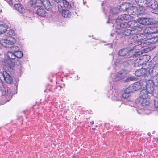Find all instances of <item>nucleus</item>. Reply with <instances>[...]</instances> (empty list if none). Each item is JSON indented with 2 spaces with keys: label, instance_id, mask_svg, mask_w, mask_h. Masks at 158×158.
I'll return each instance as SVG.
<instances>
[{
  "label": "nucleus",
  "instance_id": "393cba45",
  "mask_svg": "<svg viewBox=\"0 0 158 158\" xmlns=\"http://www.w3.org/2000/svg\"><path fill=\"white\" fill-rule=\"evenodd\" d=\"M134 91H135L140 89L141 88V85L139 82H136L134 83L133 85H131Z\"/></svg>",
  "mask_w": 158,
  "mask_h": 158
},
{
  "label": "nucleus",
  "instance_id": "f704fd0d",
  "mask_svg": "<svg viewBox=\"0 0 158 158\" xmlns=\"http://www.w3.org/2000/svg\"><path fill=\"white\" fill-rule=\"evenodd\" d=\"M16 53L15 56L19 59L21 58L23 56V53L20 51H14Z\"/></svg>",
  "mask_w": 158,
  "mask_h": 158
},
{
  "label": "nucleus",
  "instance_id": "dca6fc26",
  "mask_svg": "<svg viewBox=\"0 0 158 158\" xmlns=\"http://www.w3.org/2000/svg\"><path fill=\"white\" fill-rule=\"evenodd\" d=\"M148 97L147 91L146 89H143L140 92L139 94L140 99H147Z\"/></svg>",
  "mask_w": 158,
  "mask_h": 158
},
{
  "label": "nucleus",
  "instance_id": "4be33fe9",
  "mask_svg": "<svg viewBox=\"0 0 158 158\" xmlns=\"http://www.w3.org/2000/svg\"><path fill=\"white\" fill-rule=\"evenodd\" d=\"M153 2L149 4L148 7L153 9H156L158 8V5L156 0H153Z\"/></svg>",
  "mask_w": 158,
  "mask_h": 158
},
{
  "label": "nucleus",
  "instance_id": "7c9ffc66",
  "mask_svg": "<svg viewBox=\"0 0 158 158\" xmlns=\"http://www.w3.org/2000/svg\"><path fill=\"white\" fill-rule=\"evenodd\" d=\"M7 55L10 59L14 60L16 57L15 55L10 52H7Z\"/></svg>",
  "mask_w": 158,
  "mask_h": 158
},
{
  "label": "nucleus",
  "instance_id": "aec40b11",
  "mask_svg": "<svg viewBox=\"0 0 158 158\" xmlns=\"http://www.w3.org/2000/svg\"><path fill=\"white\" fill-rule=\"evenodd\" d=\"M37 15L40 16L44 17L45 16V10L42 8H39L37 11Z\"/></svg>",
  "mask_w": 158,
  "mask_h": 158
},
{
  "label": "nucleus",
  "instance_id": "a211bd4d",
  "mask_svg": "<svg viewBox=\"0 0 158 158\" xmlns=\"http://www.w3.org/2000/svg\"><path fill=\"white\" fill-rule=\"evenodd\" d=\"M136 102L140 103L141 102V104L143 106H147L149 105L150 102L149 100H148L147 99H140V101L138 100H136Z\"/></svg>",
  "mask_w": 158,
  "mask_h": 158
},
{
  "label": "nucleus",
  "instance_id": "20e7f679",
  "mask_svg": "<svg viewBox=\"0 0 158 158\" xmlns=\"http://www.w3.org/2000/svg\"><path fill=\"white\" fill-rule=\"evenodd\" d=\"M158 41V35H154L152 38H148L141 44L143 47H147L150 44H154Z\"/></svg>",
  "mask_w": 158,
  "mask_h": 158
},
{
  "label": "nucleus",
  "instance_id": "5701e85b",
  "mask_svg": "<svg viewBox=\"0 0 158 158\" xmlns=\"http://www.w3.org/2000/svg\"><path fill=\"white\" fill-rule=\"evenodd\" d=\"M15 33L14 31L11 29L9 30L6 34H5V35L6 37H10V39H13L14 38L12 37V36H14L15 35Z\"/></svg>",
  "mask_w": 158,
  "mask_h": 158
},
{
  "label": "nucleus",
  "instance_id": "6ab92c4d",
  "mask_svg": "<svg viewBox=\"0 0 158 158\" xmlns=\"http://www.w3.org/2000/svg\"><path fill=\"white\" fill-rule=\"evenodd\" d=\"M142 57V56H140L135 60L134 65L135 67H138L142 65L143 63V62L141 60Z\"/></svg>",
  "mask_w": 158,
  "mask_h": 158
},
{
  "label": "nucleus",
  "instance_id": "37998d69",
  "mask_svg": "<svg viewBox=\"0 0 158 158\" xmlns=\"http://www.w3.org/2000/svg\"><path fill=\"white\" fill-rule=\"evenodd\" d=\"M122 96L123 98H127L128 97V95L125 93L122 94Z\"/></svg>",
  "mask_w": 158,
  "mask_h": 158
},
{
  "label": "nucleus",
  "instance_id": "f8f14e48",
  "mask_svg": "<svg viewBox=\"0 0 158 158\" xmlns=\"http://www.w3.org/2000/svg\"><path fill=\"white\" fill-rule=\"evenodd\" d=\"M136 31V30L135 29L134 30H131V29H125L124 30H121L120 32L124 35L128 36L130 35H131L130 37V38L132 35L136 33H135Z\"/></svg>",
  "mask_w": 158,
  "mask_h": 158
},
{
  "label": "nucleus",
  "instance_id": "603ef678",
  "mask_svg": "<svg viewBox=\"0 0 158 158\" xmlns=\"http://www.w3.org/2000/svg\"><path fill=\"white\" fill-rule=\"evenodd\" d=\"M107 22L108 23H109V22H108V21Z\"/></svg>",
  "mask_w": 158,
  "mask_h": 158
},
{
  "label": "nucleus",
  "instance_id": "39448f33",
  "mask_svg": "<svg viewBox=\"0 0 158 158\" xmlns=\"http://www.w3.org/2000/svg\"><path fill=\"white\" fill-rule=\"evenodd\" d=\"M128 27H131V30H136L135 33H137L139 31H140L142 29L139 27V25L138 24L137 22L135 20H131L128 22Z\"/></svg>",
  "mask_w": 158,
  "mask_h": 158
},
{
  "label": "nucleus",
  "instance_id": "412c9836",
  "mask_svg": "<svg viewBox=\"0 0 158 158\" xmlns=\"http://www.w3.org/2000/svg\"><path fill=\"white\" fill-rule=\"evenodd\" d=\"M4 62L7 64H8L10 66L9 67L10 70H12V67L15 66V63L11 61L10 59H6L4 60Z\"/></svg>",
  "mask_w": 158,
  "mask_h": 158
},
{
  "label": "nucleus",
  "instance_id": "2eb2a0df",
  "mask_svg": "<svg viewBox=\"0 0 158 158\" xmlns=\"http://www.w3.org/2000/svg\"><path fill=\"white\" fill-rule=\"evenodd\" d=\"M15 7L17 10L20 13H23L25 12V9L23 6L19 4H15Z\"/></svg>",
  "mask_w": 158,
  "mask_h": 158
},
{
  "label": "nucleus",
  "instance_id": "de8ad7c7",
  "mask_svg": "<svg viewBox=\"0 0 158 158\" xmlns=\"http://www.w3.org/2000/svg\"><path fill=\"white\" fill-rule=\"evenodd\" d=\"M15 85L16 86V88H17V86H18L17 84L16 83L15 84Z\"/></svg>",
  "mask_w": 158,
  "mask_h": 158
},
{
  "label": "nucleus",
  "instance_id": "49530a36",
  "mask_svg": "<svg viewBox=\"0 0 158 158\" xmlns=\"http://www.w3.org/2000/svg\"><path fill=\"white\" fill-rule=\"evenodd\" d=\"M155 10H156L155 11V13L158 15V8Z\"/></svg>",
  "mask_w": 158,
  "mask_h": 158
},
{
  "label": "nucleus",
  "instance_id": "7ed1b4c3",
  "mask_svg": "<svg viewBox=\"0 0 158 158\" xmlns=\"http://www.w3.org/2000/svg\"><path fill=\"white\" fill-rule=\"evenodd\" d=\"M1 91L2 95L5 96L4 99L6 102H8L11 99L12 94V90L10 88L3 87L2 88Z\"/></svg>",
  "mask_w": 158,
  "mask_h": 158
},
{
  "label": "nucleus",
  "instance_id": "c756f323",
  "mask_svg": "<svg viewBox=\"0 0 158 158\" xmlns=\"http://www.w3.org/2000/svg\"><path fill=\"white\" fill-rule=\"evenodd\" d=\"M136 2L139 6L141 7H145L144 0H136Z\"/></svg>",
  "mask_w": 158,
  "mask_h": 158
},
{
  "label": "nucleus",
  "instance_id": "a19ab883",
  "mask_svg": "<svg viewBox=\"0 0 158 158\" xmlns=\"http://www.w3.org/2000/svg\"><path fill=\"white\" fill-rule=\"evenodd\" d=\"M154 106L156 108H158V99H156L154 101Z\"/></svg>",
  "mask_w": 158,
  "mask_h": 158
},
{
  "label": "nucleus",
  "instance_id": "ddd939ff",
  "mask_svg": "<svg viewBox=\"0 0 158 158\" xmlns=\"http://www.w3.org/2000/svg\"><path fill=\"white\" fill-rule=\"evenodd\" d=\"M131 19V16L129 14H124L120 15L116 19V22L118 23L119 20H127Z\"/></svg>",
  "mask_w": 158,
  "mask_h": 158
},
{
  "label": "nucleus",
  "instance_id": "6e6552de",
  "mask_svg": "<svg viewBox=\"0 0 158 158\" xmlns=\"http://www.w3.org/2000/svg\"><path fill=\"white\" fill-rule=\"evenodd\" d=\"M147 70L145 69H142L137 70L135 73V74L137 77H140L143 76L145 80L149 81L150 78H147L148 77V73H147Z\"/></svg>",
  "mask_w": 158,
  "mask_h": 158
},
{
  "label": "nucleus",
  "instance_id": "e433bc0d",
  "mask_svg": "<svg viewBox=\"0 0 158 158\" xmlns=\"http://www.w3.org/2000/svg\"><path fill=\"white\" fill-rule=\"evenodd\" d=\"M145 5V7H148L149 4H151L152 2H153V0H144Z\"/></svg>",
  "mask_w": 158,
  "mask_h": 158
},
{
  "label": "nucleus",
  "instance_id": "09e8293b",
  "mask_svg": "<svg viewBox=\"0 0 158 158\" xmlns=\"http://www.w3.org/2000/svg\"><path fill=\"white\" fill-rule=\"evenodd\" d=\"M150 133H148V135H150Z\"/></svg>",
  "mask_w": 158,
  "mask_h": 158
},
{
  "label": "nucleus",
  "instance_id": "c85d7f7f",
  "mask_svg": "<svg viewBox=\"0 0 158 158\" xmlns=\"http://www.w3.org/2000/svg\"><path fill=\"white\" fill-rule=\"evenodd\" d=\"M153 32H154L152 31L151 27L147 28L144 30L143 32L145 34L148 36L149 35L151 34Z\"/></svg>",
  "mask_w": 158,
  "mask_h": 158
},
{
  "label": "nucleus",
  "instance_id": "864d4df0",
  "mask_svg": "<svg viewBox=\"0 0 158 158\" xmlns=\"http://www.w3.org/2000/svg\"><path fill=\"white\" fill-rule=\"evenodd\" d=\"M1 55V52H0V55Z\"/></svg>",
  "mask_w": 158,
  "mask_h": 158
},
{
  "label": "nucleus",
  "instance_id": "9d476101",
  "mask_svg": "<svg viewBox=\"0 0 158 158\" xmlns=\"http://www.w3.org/2000/svg\"><path fill=\"white\" fill-rule=\"evenodd\" d=\"M151 19L148 18L141 17L139 18L138 20V23L144 25H150L151 24Z\"/></svg>",
  "mask_w": 158,
  "mask_h": 158
},
{
  "label": "nucleus",
  "instance_id": "1a4fd4ad",
  "mask_svg": "<svg viewBox=\"0 0 158 158\" xmlns=\"http://www.w3.org/2000/svg\"><path fill=\"white\" fill-rule=\"evenodd\" d=\"M15 42V41L14 39L13 40H11L9 38L2 39L0 40V44L6 48L10 47V46L13 45Z\"/></svg>",
  "mask_w": 158,
  "mask_h": 158
},
{
  "label": "nucleus",
  "instance_id": "72a5a7b5",
  "mask_svg": "<svg viewBox=\"0 0 158 158\" xmlns=\"http://www.w3.org/2000/svg\"><path fill=\"white\" fill-rule=\"evenodd\" d=\"M119 11L118 8H113L111 10L110 12L114 15H116L118 13Z\"/></svg>",
  "mask_w": 158,
  "mask_h": 158
},
{
  "label": "nucleus",
  "instance_id": "58836bf2",
  "mask_svg": "<svg viewBox=\"0 0 158 158\" xmlns=\"http://www.w3.org/2000/svg\"><path fill=\"white\" fill-rule=\"evenodd\" d=\"M157 28L156 27H151V29H152V31L153 32L152 34H155L156 33H158V29H157Z\"/></svg>",
  "mask_w": 158,
  "mask_h": 158
},
{
  "label": "nucleus",
  "instance_id": "4468645a",
  "mask_svg": "<svg viewBox=\"0 0 158 158\" xmlns=\"http://www.w3.org/2000/svg\"><path fill=\"white\" fill-rule=\"evenodd\" d=\"M131 6L129 3H125L121 4L119 8V10L122 11H125L128 10V9Z\"/></svg>",
  "mask_w": 158,
  "mask_h": 158
},
{
  "label": "nucleus",
  "instance_id": "cd10ccee",
  "mask_svg": "<svg viewBox=\"0 0 158 158\" xmlns=\"http://www.w3.org/2000/svg\"><path fill=\"white\" fill-rule=\"evenodd\" d=\"M61 13L62 16L65 18H69L70 16V13L68 10H64Z\"/></svg>",
  "mask_w": 158,
  "mask_h": 158
},
{
  "label": "nucleus",
  "instance_id": "473e14b6",
  "mask_svg": "<svg viewBox=\"0 0 158 158\" xmlns=\"http://www.w3.org/2000/svg\"><path fill=\"white\" fill-rule=\"evenodd\" d=\"M62 4L63 5L64 7L66 9L70 8L71 7V6L69 5L68 2L66 0H63L62 2Z\"/></svg>",
  "mask_w": 158,
  "mask_h": 158
},
{
  "label": "nucleus",
  "instance_id": "a878e982",
  "mask_svg": "<svg viewBox=\"0 0 158 158\" xmlns=\"http://www.w3.org/2000/svg\"><path fill=\"white\" fill-rule=\"evenodd\" d=\"M136 9L135 7H131V6L129 8V9H128L127 10V12L129 15H134L136 14Z\"/></svg>",
  "mask_w": 158,
  "mask_h": 158
},
{
  "label": "nucleus",
  "instance_id": "8fccbe9b",
  "mask_svg": "<svg viewBox=\"0 0 158 158\" xmlns=\"http://www.w3.org/2000/svg\"><path fill=\"white\" fill-rule=\"evenodd\" d=\"M92 123L93 124H94V122L93 121H92Z\"/></svg>",
  "mask_w": 158,
  "mask_h": 158
},
{
  "label": "nucleus",
  "instance_id": "0eeeda50",
  "mask_svg": "<svg viewBox=\"0 0 158 158\" xmlns=\"http://www.w3.org/2000/svg\"><path fill=\"white\" fill-rule=\"evenodd\" d=\"M131 52L126 48H123L120 49L118 52V54L120 56L124 57V58H130L132 55Z\"/></svg>",
  "mask_w": 158,
  "mask_h": 158
},
{
  "label": "nucleus",
  "instance_id": "a18cd8bd",
  "mask_svg": "<svg viewBox=\"0 0 158 158\" xmlns=\"http://www.w3.org/2000/svg\"><path fill=\"white\" fill-rule=\"evenodd\" d=\"M14 48H15L17 50H16V51H19V47H18V46H15L13 48L14 49Z\"/></svg>",
  "mask_w": 158,
  "mask_h": 158
},
{
  "label": "nucleus",
  "instance_id": "423d86ee",
  "mask_svg": "<svg viewBox=\"0 0 158 158\" xmlns=\"http://www.w3.org/2000/svg\"><path fill=\"white\" fill-rule=\"evenodd\" d=\"M4 74H0V75L1 76L0 78V80H2L3 79L6 81V83L8 84H10L13 82L12 77L6 71L4 72Z\"/></svg>",
  "mask_w": 158,
  "mask_h": 158
},
{
  "label": "nucleus",
  "instance_id": "c9c22d12",
  "mask_svg": "<svg viewBox=\"0 0 158 158\" xmlns=\"http://www.w3.org/2000/svg\"><path fill=\"white\" fill-rule=\"evenodd\" d=\"M120 27L122 28H127L128 27V22H123L120 24Z\"/></svg>",
  "mask_w": 158,
  "mask_h": 158
},
{
  "label": "nucleus",
  "instance_id": "f3484780",
  "mask_svg": "<svg viewBox=\"0 0 158 158\" xmlns=\"http://www.w3.org/2000/svg\"><path fill=\"white\" fill-rule=\"evenodd\" d=\"M7 25L5 24H0V35L4 36V33L7 31Z\"/></svg>",
  "mask_w": 158,
  "mask_h": 158
},
{
  "label": "nucleus",
  "instance_id": "f257e3e1",
  "mask_svg": "<svg viewBox=\"0 0 158 158\" xmlns=\"http://www.w3.org/2000/svg\"><path fill=\"white\" fill-rule=\"evenodd\" d=\"M148 36L144 33L141 34H136L132 35L130 37L131 41L135 43L136 46H139L141 48H143L141 44L148 38Z\"/></svg>",
  "mask_w": 158,
  "mask_h": 158
},
{
  "label": "nucleus",
  "instance_id": "b1692460",
  "mask_svg": "<svg viewBox=\"0 0 158 158\" xmlns=\"http://www.w3.org/2000/svg\"><path fill=\"white\" fill-rule=\"evenodd\" d=\"M154 69H150L148 73V76L150 75V76L152 77H157L158 75V74L155 71H154Z\"/></svg>",
  "mask_w": 158,
  "mask_h": 158
},
{
  "label": "nucleus",
  "instance_id": "ea45409f",
  "mask_svg": "<svg viewBox=\"0 0 158 158\" xmlns=\"http://www.w3.org/2000/svg\"><path fill=\"white\" fill-rule=\"evenodd\" d=\"M153 69H154V71H155L157 72L156 73L158 74V64H155L154 67L152 68Z\"/></svg>",
  "mask_w": 158,
  "mask_h": 158
},
{
  "label": "nucleus",
  "instance_id": "bb28decb",
  "mask_svg": "<svg viewBox=\"0 0 158 158\" xmlns=\"http://www.w3.org/2000/svg\"><path fill=\"white\" fill-rule=\"evenodd\" d=\"M121 63L124 66H127L131 63L130 60L125 59H123L121 60Z\"/></svg>",
  "mask_w": 158,
  "mask_h": 158
},
{
  "label": "nucleus",
  "instance_id": "9b49d317",
  "mask_svg": "<svg viewBox=\"0 0 158 158\" xmlns=\"http://www.w3.org/2000/svg\"><path fill=\"white\" fill-rule=\"evenodd\" d=\"M128 72L129 71L126 69H123L121 70L116 75L117 80H119L123 79Z\"/></svg>",
  "mask_w": 158,
  "mask_h": 158
},
{
  "label": "nucleus",
  "instance_id": "3c124183",
  "mask_svg": "<svg viewBox=\"0 0 158 158\" xmlns=\"http://www.w3.org/2000/svg\"><path fill=\"white\" fill-rule=\"evenodd\" d=\"M10 1H11L12 0H9Z\"/></svg>",
  "mask_w": 158,
  "mask_h": 158
},
{
  "label": "nucleus",
  "instance_id": "f03ea898",
  "mask_svg": "<svg viewBox=\"0 0 158 158\" xmlns=\"http://www.w3.org/2000/svg\"><path fill=\"white\" fill-rule=\"evenodd\" d=\"M30 4L34 8L43 6L48 10L51 9V4L49 0H31Z\"/></svg>",
  "mask_w": 158,
  "mask_h": 158
},
{
  "label": "nucleus",
  "instance_id": "4c0bfd02",
  "mask_svg": "<svg viewBox=\"0 0 158 158\" xmlns=\"http://www.w3.org/2000/svg\"><path fill=\"white\" fill-rule=\"evenodd\" d=\"M135 78L133 77H130L127 78L125 80V82H128L131 81H132L135 80Z\"/></svg>",
  "mask_w": 158,
  "mask_h": 158
},
{
  "label": "nucleus",
  "instance_id": "2f4dec72",
  "mask_svg": "<svg viewBox=\"0 0 158 158\" xmlns=\"http://www.w3.org/2000/svg\"><path fill=\"white\" fill-rule=\"evenodd\" d=\"M134 91L131 85H130L126 88L124 91V92L127 94H129L131 92Z\"/></svg>",
  "mask_w": 158,
  "mask_h": 158
},
{
  "label": "nucleus",
  "instance_id": "79ce46f5",
  "mask_svg": "<svg viewBox=\"0 0 158 158\" xmlns=\"http://www.w3.org/2000/svg\"><path fill=\"white\" fill-rule=\"evenodd\" d=\"M58 9L59 12L61 13L62 11L64 10L62 6L61 5H59L58 6Z\"/></svg>",
  "mask_w": 158,
  "mask_h": 158
},
{
  "label": "nucleus",
  "instance_id": "c03bdc74",
  "mask_svg": "<svg viewBox=\"0 0 158 158\" xmlns=\"http://www.w3.org/2000/svg\"><path fill=\"white\" fill-rule=\"evenodd\" d=\"M54 1L57 3H61L63 0H54Z\"/></svg>",
  "mask_w": 158,
  "mask_h": 158
}]
</instances>
